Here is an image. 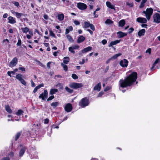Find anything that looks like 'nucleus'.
<instances>
[{"mask_svg":"<svg viewBox=\"0 0 160 160\" xmlns=\"http://www.w3.org/2000/svg\"><path fill=\"white\" fill-rule=\"evenodd\" d=\"M136 81H120L119 89L121 90V87L124 88L127 86H130L133 84Z\"/></svg>","mask_w":160,"mask_h":160,"instance_id":"f257e3e1","label":"nucleus"},{"mask_svg":"<svg viewBox=\"0 0 160 160\" xmlns=\"http://www.w3.org/2000/svg\"><path fill=\"white\" fill-rule=\"evenodd\" d=\"M89 103V99L87 97H85L82 99L79 102V105L83 108L88 106Z\"/></svg>","mask_w":160,"mask_h":160,"instance_id":"f03ea898","label":"nucleus"},{"mask_svg":"<svg viewBox=\"0 0 160 160\" xmlns=\"http://www.w3.org/2000/svg\"><path fill=\"white\" fill-rule=\"evenodd\" d=\"M153 9L151 8H148L146 11H143V13L145 14L147 19L149 20L153 13Z\"/></svg>","mask_w":160,"mask_h":160,"instance_id":"7ed1b4c3","label":"nucleus"},{"mask_svg":"<svg viewBox=\"0 0 160 160\" xmlns=\"http://www.w3.org/2000/svg\"><path fill=\"white\" fill-rule=\"evenodd\" d=\"M83 85L82 83L72 82L69 84V87L73 89H76L82 88Z\"/></svg>","mask_w":160,"mask_h":160,"instance_id":"20e7f679","label":"nucleus"},{"mask_svg":"<svg viewBox=\"0 0 160 160\" xmlns=\"http://www.w3.org/2000/svg\"><path fill=\"white\" fill-rule=\"evenodd\" d=\"M137 78V73L136 72H133L124 80H136Z\"/></svg>","mask_w":160,"mask_h":160,"instance_id":"39448f33","label":"nucleus"},{"mask_svg":"<svg viewBox=\"0 0 160 160\" xmlns=\"http://www.w3.org/2000/svg\"><path fill=\"white\" fill-rule=\"evenodd\" d=\"M48 92L46 90H44V92L40 95L39 96V98H41L42 100H45L48 98Z\"/></svg>","mask_w":160,"mask_h":160,"instance_id":"423d86ee","label":"nucleus"},{"mask_svg":"<svg viewBox=\"0 0 160 160\" xmlns=\"http://www.w3.org/2000/svg\"><path fill=\"white\" fill-rule=\"evenodd\" d=\"M77 7L80 10H83L87 8V6L84 3L78 2L77 3Z\"/></svg>","mask_w":160,"mask_h":160,"instance_id":"0eeeda50","label":"nucleus"},{"mask_svg":"<svg viewBox=\"0 0 160 160\" xmlns=\"http://www.w3.org/2000/svg\"><path fill=\"white\" fill-rule=\"evenodd\" d=\"M65 111L67 112H71L72 109V105L70 103L67 104L64 107Z\"/></svg>","mask_w":160,"mask_h":160,"instance_id":"6e6552de","label":"nucleus"},{"mask_svg":"<svg viewBox=\"0 0 160 160\" xmlns=\"http://www.w3.org/2000/svg\"><path fill=\"white\" fill-rule=\"evenodd\" d=\"M154 21L156 23L160 22V15L158 13H156L153 15Z\"/></svg>","mask_w":160,"mask_h":160,"instance_id":"1a4fd4ad","label":"nucleus"},{"mask_svg":"<svg viewBox=\"0 0 160 160\" xmlns=\"http://www.w3.org/2000/svg\"><path fill=\"white\" fill-rule=\"evenodd\" d=\"M18 59L17 58L15 57L13 59L12 61L10 62L9 66L10 67H12L15 66L17 63Z\"/></svg>","mask_w":160,"mask_h":160,"instance_id":"9d476101","label":"nucleus"},{"mask_svg":"<svg viewBox=\"0 0 160 160\" xmlns=\"http://www.w3.org/2000/svg\"><path fill=\"white\" fill-rule=\"evenodd\" d=\"M128 61L126 59L122 60L120 62V65L123 67H127L128 65Z\"/></svg>","mask_w":160,"mask_h":160,"instance_id":"9b49d317","label":"nucleus"},{"mask_svg":"<svg viewBox=\"0 0 160 160\" xmlns=\"http://www.w3.org/2000/svg\"><path fill=\"white\" fill-rule=\"evenodd\" d=\"M137 21L141 23H146L147 22V20L145 18L141 17L137 18Z\"/></svg>","mask_w":160,"mask_h":160,"instance_id":"f8f14e48","label":"nucleus"},{"mask_svg":"<svg viewBox=\"0 0 160 160\" xmlns=\"http://www.w3.org/2000/svg\"><path fill=\"white\" fill-rule=\"evenodd\" d=\"M27 149V147L25 146L23 147L20 150V151L19 153V156L20 157H22L23 155L24 154V153L25 152V151Z\"/></svg>","mask_w":160,"mask_h":160,"instance_id":"ddd939ff","label":"nucleus"},{"mask_svg":"<svg viewBox=\"0 0 160 160\" xmlns=\"http://www.w3.org/2000/svg\"><path fill=\"white\" fill-rule=\"evenodd\" d=\"M106 4L107 7L111 9H114V11L116 10L115 8V6L111 4V3L109 2H106Z\"/></svg>","mask_w":160,"mask_h":160,"instance_id":"4468645a","label":"nucleus"},{"mask_svg":"<svg viewBox=\"0 0 160 160\" xmlns=\"http://www.w3.org/2000/svg\"><path fill=\"white\" fill-rule=\"evenodd\" d=\"M117 34L119 38H122L127 35V33L121 31L117 32Z\"/></svg>","mask_w":160,"mask_h":160,"instance_id":"2eb2a0df","label":"nucleus"},{"mask_svg":"<svg viewBox=\"0 0 160 160\" xmlns=\"http://www.w3.org/2000/svg\"><path fill=\"white\" fill-rule=\"evenodd\" d=\"M92 48L91 47L89 46L86 48L82 50V53L87 52L92 50Z\"/></svg>","mask_w":160,"mask_h":160,"instance_id":"dca6fc26","label":"nucleus"},{"mask_svg":"<svg viewBox=\"0 0 160 160\" xmlns=\"http://www.w3.org/2000/svg\"><path fill=\"white\" fill-rule=\"evenodd\" d=\"M101 87V83H99L94 87L93 89L94 90H97L99 91L100 90Z\"/></svg>","mask_w":160,"mask_h":160,"instance_id":"f3484780","label":"nucleus"},{"mask_svg":"<svg viewBox=\"0 0 160 160\" xmlns=\"http://www.w3.org/2000/svg\"><path fill=\"white\" fill-rule=\"evenodd\" d=\"M120 42V40H116L114 41H112L110 42L108 45V47H110L112 46L113 45H116L117 44L119 43Z\"/></svg>","mask_w":160,"mask_h":160,"instance_id":"a211bd4d","label":"nucleus"},{"mask_svg":"<svg viewBox=\"0 0 160 160\" xmlns=\"http://www.w3.org/2000/svg\"><path fill=\"white\" fill-rule=\"evenodd\" d=\"M85 38L82 36H80L77 40V42L78 43H80L84 41Z\"/></svg>","mask_w":160,"mask_h":160,"instance_id":"6ab92c4d","label":"nucleus"},{"mask_svg":"<svg viewBox=\"0 0 160 160\" xmlns=\"http://www.w3.org/2000/svg\"><path fill=\"white\" fill-rule=\"evenodd\" d=\"M16 78L19 80H24L25 79L24 77L21 74H18L16 75Z\"/></svg>","mask_w":160,"mask_h":160,"instance_id":"aec40b11","label":"nucleus"},{"mask_svg":"<svg viewBox=\"0 0 160 160\" xmlns=\"http://www.w3.org/2000/svg\"><path fill=\"white\" fill-rule=\"evenodd\" d=\"M9 20V22L10 23L14 24L16 22L15 20L13 19V18L12 17L10 16L8 18Z\"/></svg>","mask_w":160,"mask_h":160,"instance_id":"412c9836","label":"nucleus"},{"mask_svg":"<svg viewBox=\"0 0 160 160\" xmlns=\"http://www.w3.org/2000/svg\"><path fill=\"white\" fill-rule=\"evenodd\" d=\"M5 110L9 113H12V111L8 105L5 106Z\"/></svg>","mask_w":160,"mask_h":160,"instance_id":"4be33fe9","label":"nucleus"},{"mask_svg":"<svg viewBox=\"0 0 160 160\" xmlns=\"http://www.w3.org/2000/svg\"><path fill=\"white\" fill-rule=\"evenodd\" d=\"M145 32V29H142L140 30L138 32V35L139 36H143Z\"/></svg>","mask_w":160,"mask_h":160,"instance_id":"5701e85b","label":"nucleus"},{"mask_svg":"<svg viewBox=\"0 0 160 160\" xmlns=\"http://www.w3.org/2000/svg\"><path fill=\"white\" fill-rule=\"evenodd\" d=\"M125 24V21L123 19L119 21V26L121 27H123L124 26Z\"/></svg>","mask_w":160,"mask_h":160,"instance_id":"b1692460","label":"nucleus"},{"mask_svg":"<svg viewBox=\"0 0 160 160\" xmlns=\"http://www.w3.org/2000/svg\"><path fill=\"white\" fill-rule=\"evenodd\" d=\"M58 91V90L57 89H52L50 90V95H53Z\"/></svg>","mask_w":160,"mask_h":160,"instance_id":"393cba45","label":"nucleus"},{"mask_svg":"<svg viewBox=\"0 0 160 160\" xmlns=\"http://www.w3.org/2000/svg\"><path fill=\"white\" fill-rule=\"evenodd\" d=\"M70 59L68 57H65L63 58V62L64 63L67 64L69 62Z\"/></svg>","mask_w":160,"mask_h":160,"instance_id":"a878e982","label":"nucleus"},{"mask_svg":"<svg viewBox=\"0 0 160 160\" xmlns=\"http://www.w3.org/2000/svg\"><path fill=\"white\" fill-rule=\"evenodd\" d=\"M84 23V25L83 27L84 28H87L89 27L91 24L89 22H85Z\"/></svg>","mask_w":160,"mask_h":160,"instance_id":"bb28decb","label":"nucleus"},{"mask_svg":"<svg viewBox=\"0 0 160 160\" xmlns=\"http://www.w3.org/2000/svg\"><path fill=\"white\" fill-rule=\"evenodd\" d=\"M159 60H160L159 58H157L155 60V62H154V63L153 64L152 66V67L151 68V70H153L154 69V67L155 66L156 64H157L158 62L159 61Z\"/></svg>","mask_w":160,"mask_h":160,"instance_id":"cd10ccee","label":"nucleus"},{"mask_svg":"<svg viewBox=\"0 0 160 160\" xmlns=\"http://www.w3.org/2000/svg\"><path fill=\"white\" fill-rule=\"evenodd\" d=\"M58 19H59L60 21H62L63 19L64 18V15L63 14H62L58 15Z\"/></svg>","mask_w":160,"mask_h":160,"instance_id":"c85d7f7f","label":"nucleus"},{"mask_svg":"<svg viewBox=\"0 0 160 160\" xmlns=\"http://www.w3.org/2000/svg\"><path fill=\"white\" fill-rule=\"evenodd\" d=\"M121 53H118L114 55L112 57L110 58V59H116L118 57L121 56Z\"/></svg>","mask_w":160,"mask_h":160,"instance_id":"c756f323","label":"nucleus"},{"mask_svg":"<svg viewBox=\"0 0 160 160\" xmlns=\"http://www.w3.org/2000/svg\"><path fill=\"white\" fill-rule=\"evenodd\" d=\"M14 12L16 14V16L18 18H20L23 15L22 13H19L17 12Z\"/></svg>","mask_w":160,"mask_h":160,"instance_id":"7c9ffc66","label":"nucleus"},{"mask_svg":"<svg viewBox=\"0 0 160 160\" xmlns=\"http://www.w3.org/2000/svg\"><path fill=\"white\" fill-rule=\"evenodd\" d=\"M21 30H22L23 32L25 33H27L29 31V29L27 27L22 28Z\"/></svg>","mask_w":160,"mask_h":160,"instance_id":"2f4dec72","label":"nucleus"},{"mask_svg":"<svg viewBox=\"0 0 160 160\" xmlns=\"http://www.w3.org/2000/svg\"><path fill=\"white\" fill-rule=\"evenodd\" d=\"M105 23L106 24H112L113 22L110 19H108L106 21Z\"/></svg>","mask_w":160,"mask_h":160,"instance_id":"473e14b6","label":"nucleus"},{"mask_svg":"<svg viewBox=\"0 0 160 160\" xmlns=\"http://www.w3.org/2000/svg\"><path fill=\"white\" fill-rule=\"evenodd\" d=\"M65 88L66 91L69 93H72L73 92V90L72 89H71L67 87Z\"/></svg>","mask_w":160,"mask_h":160,"instance_id":"72a5a7b5","label":"nucleus"},{"mask_svg":"<svg viewBox=\"0 0 160 160\" xmlns=\"http://www.w3.org/2000/svg\"><path fill=\"white\" fill-rule=\"evenodd\" d=\"M66 37L68 40L70 42H73V40L71 36L69 34H68L66 36Z\"/></svg>","mask_w":160,"mask_h":160,"instance_id":"f704fd0d","label":"nucleus"},{"mask_svg":"<svg viewBox=\"0 0 160 160\" xmlns=\"http://www.w3.org/2000/svg\"><path fill=\"white\" fill-rule=\"evenodd\" d=\"M58 104L59 103L58 102H55L52 103L51 105L54 108H55L57 107Z\"/></svg>","mask_w":160,"mask_h":160,"instance_id":"c9c22d12","label":"nucleus"},{"mask_svg":"<svg viewBox=\"0 0 160 160\" xmlns=\"http://www.w3.org/2000/svg\"><path fill=\"white\" fill-rule=\"evenodd\" d=\"M21 135V133L20 132H18L16 134L15 136V141H17L18 139L19 138L20 136Z\"/></svg>","mask_w":160,"mask_h":160,"instance_id":"e433bc0d","label":"nucleus"},{"mask_svg":"<svg viewBox=\"0 0 160 160\" xmlns=\"http://www.w3.org/2000/svg\"><path fill=\"white\" fill-rule=\"evenodd\" d=\"M23 112L22 110L19 109L16 113V114L18 116H19L22 114Z\"/></svg>","mask_w":160,"mask_h":160,"instance_id":"4c0bfd02","label":"nucleus"},{"mask_svg":"<svg viewBox=\"0 0 160 160\" xmlns=\"http://www.w3.org/2000/svg\"><path fill=\"white\" fill-rule=\"evenodd\" d=\"M61 66L63 67L64 70L65 71H67L68 69V68L67 66L65 64L63 63H62L61 64Z\"/></svg>","mask_w":160,"mask_h":160,"instance_id":"58836bf2","label":"nucleus"},{"mask_svg":"<svg viewBox=\"0 0 160 160\" xmlns=\"http://www.w3.org/2000/svg\"><path fill=\"white\" fill-rule=\"evenodd\" d=\"M68 49H69V50L70 52L72 53L73 54L75 53V52L74 51V49L72 47H70Z\"/></svg>","mask_w":160,"mask_h":160,"instance_id":"ea45409f","label":"nucleus"},{"mask_svg":"<svg viewBox=\"0 0 160 160\" xmlns=\"http://www.w3.org/2000/svg\"><path fill=\"white\" fill-rule=\"evenodd\" d=\"M50 35L52 37H54L56 38V37L55 36V34L51 30H50Z\"/></svg>","mask_w":160,"mask_h":160,"instance_id":"a19ab883","label":"nucleus"},{"mask_svg":"<svg viewBox=\"0 0 160 160\" xmlns=\"http://www.w3.org/2000/svg\"><path fill=\"white\" fill-rule=\"evenodd\" d=\"M72 77L74 79H78V76L75 74H73L72 75Z\"/></svg>","mask_w":160,"mask_h":160,"instance_id":"79ce46f5","label":"nucleus"},{"mask_svg":"<svg viewBox=\"0 0 160 160\" xmlns=\"http://www.w3.org/2000/svg\"><path fill=\"white\" fill-rule=\"evenodd\" d=\"M111 88V86H107L106 87L104 88V91L105 92H107V91L109 90Z\"/></svg>","mask_w":160,"mask_h":160,"instance_id":"37998d69","label":"nucleus"},{"mask_svg":"<svg viewBox=\"0 0 160 160\" xmlns=\"http://www.w3.org/2000/svg\"><path fill=\"white\" fill-rule=\"evenodd\" d=\"M89 27L92 31H95V28L94 26L92 24H91Z\"/></svg>","mask_w":160,"mask_h":160,"instance_id":"c03bdc74","label":"nucleus"},{"mask_svg":"<svg viewBox=\"0 0 160 160\" xmlns=\"http://www.w3.org/2000/svg\"><path fill=\"white\" fill-rule=\"evenodd\" d=\"M44 86V85L43 84H42L40 85H39L36 86L35 88H37V89H39L41 87H43Z\"/></svg>","mask_w":160,"mask_h":160,"instance_id":"a18cd8bd","label":"nucleus"},{"mask_svg":"<svg viewBox=\"0 0 160 160\" xmlns=\"http://www.w3.org/2000/svg\"><path fill=\"white\" fill-rule=\"evenodd\" d=\"M54 98V97L53 95H52L50 97L47 99V101H50L52 99H53Z\"/></svg>","mask_w":160,"mask_h":160,"instance_id":"49530a36","label":"nucleus"},{"mask_svg":"<svg viewBox=\"0 0 160 160\" xmlns=\"http://www.w3.org/2000/svg\"><path fill=\"white\" fill-rule=\"evenodd\" d=\"M17 46H21V41L20 39H18V42L17 43Z\"/></svg>","mask_w":160,"mask_h":160,"instance_id":"de8ad7c7","label":"nucleus"},{"mask_svg":"<svg viewBox=\"0 0 160 160\" xmlns=\"http://www.w3.org/2000/svg\"><path fill=\"white\" fill-rule=\"evenodd\" d=\"M104 92L102 91L100 92L98 95V97H101L104 94Z\"/></svg>","mask_w":160,"mask_h":160,"instance_id":"09e8293b","label":"nucleus"},{"mask_svg":"<svg viewBox=\"0 0 160 160\" xmlns=\"http://www.w3.org/2000/svg\"><path fill=\"white\" fill-rule=\"evenodd\" d=\"M12 3H13V4H14V5L15 6H17V7H18L19 6V3L18 2H13Z\"/></svg>","mask_w":160,"mask_h":160,"instance_id":"8fccbe9b","label":"nucleus"},{"mask_svg":"<svg viewBox=\"0 0 160 160\" xmlns=\"http://www.w3.org/2000/svg\"><path fill=\"white\" fill-rule=\"evenodd\" d=\"M128 30V33L130 34L131 33L134 31V29L132 28H131L129 29Z\"/></svg>","mask_w":160,"mask_h":160,"instance_id":"3c124183","label":"nucleus"},{"mask_svg":"<svg viewBox=\"0 0 160 160\" xmlns=\"http://www.w3.org/2000/svg\"><path fill=\"white\" fill-rule=\"evenodd\" d=\"M72 47L74 49H78L79 48V46L78 45L73 46Z\"/></svg>","mask_w":160,"mask_h":160,"instance_id":"603ef678","label":"nucleus"},{"mask_svg":"<svg viewBox=\"0 0 160 160\" xmlns=\"http://www.w3.org/2000/svg\"><path fill=\"white\" fill-rule=\"evenodd\" d=\"M49 121V120L48 118H46L44 119V123L45 124H48V123Z\"/></svg>","mask_w":160,"mask_h":160,"instance_id":"864d4df0","label":"nucleus"},{"mask_svg":"<svg viewBox=\"0 0 160 160\" xmlns=\"http://www.w3.org/2000/svg\"><path fill=\"white\" fill-rule=\"evenodd\" d=\"M126 4L130 7H132L133 6V4L132 3H129L128 2H127L126 3Z\"/></svg>","mask_w":160,"mask_h":160,"instance_id":"5fc2aeb1","label":"nucleus"},{"mask_svg":"<svg viewBox=\"0 0 160 160\" xmlns=\"http://www.w3.org/2000/svg\"><path fill=\"white\" fill-rule=\"evenodd\" d=\"M144 4H145V3H144L141 2V4H140V6L139 7V8H143L144 7V6L145 5Z\"/></svg>","mask_w":160,"mask_h":160,"instance_id":"6e6d98bb","label":"nucleus"},{"mask_svg":"<svg viewBox=\"0 0 160 160\" xmlns=\"http://www.w3.org/2000/svg\"><path fill=\"white\" fill-rule=\"evenodd\" d=\"M18 69L22 72H25V68L23 67H19Z\"/></svg>","mask_w":160,"mask_h":160,"instance_id":"4d7b16f0","label":"nucleus"},{"mask_svg":"<svg viewBox=\"0 0 160 160\" xmlns=\"http://www.w3.org/2000/svg\"><path fill=\"white\" fill-rule=\"evenodd\" d=\"M74 22L76 25H79L80 24V22L77 20H75Z\"/></svg>","mask_w":160,"mask_h":160,"instance_id":"13d9d810","label":"nucleus"},{"mask_svg":"<svg viewBox=\"0 0 160 160\" xmlns=\"http://www.w3.org/2000/svg\"><path fill=\"white\" fill-rule=\"evenodd\" d=\"M1 160H10V158L9 157H6L3 158Z\"/></svg>","mask_w":160,"mask_h":160,"instance_id":"bf43d9fd","label":"nucleus"},{"mask_svg":"<svg viewBox=\"0 0 160 160\" xmlns=\"http://www.w3.org/2000/svg\"><path fill=\"white\" fill-rule=\"evenodd\" d=\"M151 48H149L146 51V53H148L149 54H151Z\"/></svg>","mask_w":160,"mask_h":160,"instance_id":"052dcab7","label":"nucleus"},{"mask_svg":"<svg viewBox=\"0 0 160 160\" xmlns=\"http://www.w3.org/2000/svg\"><path fill=\"white\" fill-rule=\"evenodd\" d=\"M102 42L103 45H105L106 44L107 41L106 39H104L102 41Z\"/></svg>","mask_w":160,"mask_h":160,"instance_id":"680f3d73","label":"nucleus"},{"mask_svg":"<svg viewBox=\"0 0 160 160\" xmlns=\"http://www.w3.org/2000/svg\"><path fill=\"white\" fill-rule=\"evenodd\" d=\"M25 86H26L27 84V83L25 82V81H20Z\"/></svg>","mask_w":160,"mask_h":160,"instance_id":"e2e57ef3","label":"nucleus"},{"mask_svg":"<svg viewBox=\"0 0 160 160\" xmlns=\"http://www.w3.org/2000/svg\"><path fill=\"white\" fill-rule=\"evenodd\" d=\"M87 31L89 32L91 35H92L93 34V32L89 29H88L87 30Z\"/></svg>","mask_w":160,"mask_h":160,"instance_id":"0e129e2a","label":"nucleus"},{"mask_svg":"<svg viewBox=\"0 0 160 160\" xmlns=\"http://www.w3.org/2000/svg\"><path fill=\"white\" fill-rule=\"evenodd\" d=\"M70 32L68 28H66V29L65 34H67L69 33Z\"/></svg>","mask_w":160,"mask_h":160,"instance_id":"69168bd1","label":"nucleus"},{"mask_svg":"<svg viewBox=\"0 0 160 160\" xmlns=\"http://www.w3.org/2000/svg\"><path fill=\"white\" fill-rule=\"evenodd\" d=\"M51 63V62H48L47 64V67L48 68H50V64Z\"/></svg>","mask_w":160,"mask_h":160,"instance_id":"338daca9","label":"nucleus"},{"mask_svg":"<svg viewBox=\"0 0 160 160\" xmlns=\"http://www.w3.org/2000/svg\"><path fill=\"white\" fill-rule=\"evenodd\" d=\"M44 18L46 20H47L48 18V17L47 15H44L43 16Z\"/></svg>","mask_w":160,"mask_h":160,"instance_id":"774afa93","label":"nucleus"}]
</instances>
